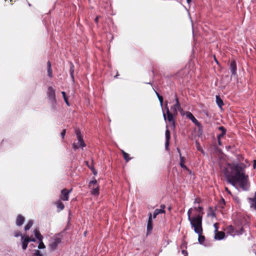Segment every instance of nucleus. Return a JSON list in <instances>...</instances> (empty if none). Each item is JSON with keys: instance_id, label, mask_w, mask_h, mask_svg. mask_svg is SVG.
<instances>
[{"instance_id": "nucleus-1", "label": "nucleus", "mask_w": 256, "mask_h": 256, "mask_svg": "<svg viewBox=\"0 0 256 256\" xmlns=\"http://www.w3.org/2000/svg\"><path fill=\"white\" fill-rule=\"evenodd\" d=\"M246 166L243 164H228L224 170L227 182L237 188L238 186L243 190L250 188L248 176L246 174Z\"/></svg>"}, {"instance_id": "nucleus-2", "label": "nucleus", "mask_w": 256, "mask_h": 256, "mask_svg": "<svg viewBox=\"0 0 256 256\" xmlns=\"http://www.w3.org/2000/svg\"><path fill=\"white\" fill-rule=\"evenodd\" d=\"M46 95L52 108L56 110V90L51 86L48 88Z\"/></svg>"}, {"instance_id": "nucleus-3", "label": "nucleus", "mask_w": 256, "mask_h": 256, "mask_svg": "<svg viewBox=\"0 0 256 256\" xmlns=\"http://www.w3.org/2000/svg\"><path fill=\"white\" fill-rule=\"evenodd\" d=\"M62 235L57 234L50 238L48 246L50 250H54L56 249L58 245L62 242Z\"/></svg>"}, {"instance_id": "nucleus-4", "label": "nucleus", "mask_w": 256, "mask_h": 256, "mask_svg": "<svg viewBox=\"0 0 256 256\" xmlns=\"http://www.w3.org/2000/svg\"><path fill=\"white\" fill-rule=\"evenodd\" d=\"M192 210V208H190L188 211V220L190 222L191 227H193L196 225H200V223H202V216L200 214H198L196 216L191 217V213Z\"/></svg>"}, {"instance_id": "nucleus-5", "label": "nucleus", "mask_w": 256, "mask_h": 256, "mask_svg": "<svg viewBox=\"0 0 256 256\" xmlns=\"http://www.w3.org/2000/svg\"><path fill=\"white\" fill-rule=\"evenodd\" d=\"M75 132L78 142L77 143L74 142L72 144V148L74 150H76L79 148H83L86 146V145L82 139V136L80 133V130H76Z\"/></svg>"}, {"instance_id": "nucleus-6", "label": "nucleus", "mask_w": 256, "mask_h": 256, "mask_svg": "<svg viewBox=\"0 0 256 256\" xmlns=\"http://www.w3.org/2000/svg\"><path fill=\"white\" fill-rule=\"evenodd\" d=\"M194 229V230L195 233L197 234L198 236V242L200 244H203L206 246V244H204V242L205 240V237L204 236H202V223H200V225H196L192 227Z\"/></svg>"}, {"instance_id": "nucleus-7", "label": "nucleus", "mask_w": 256, "mask_h": 256, "mask_svg": "<svg viewBox=\"0 0 256 256\" xmlns=\"http://www.w3.org/2000/svg\"><path fill=\"white\" fill-rule=\"evenodd\" d=\"M176 104L171 107L172 112L174 116L177 115L178 111L181 110L180 104L176 96H175Z\"/></svg>"}, {"instance_id": "nucleus-8", "label": "nucleus", "mask_w": 256, "mask_h": 256, "mask_svg": "<svg viewBox=\"0 0 256 256\" xmlns=\"http://www.w3.org/2000/svg\"><path fill=\"white\" fill-rule=\"evenodd\" d=\"M166 112L167 114V120L170 124H172L174 128L175 127V122L174 120V116L172 112H170L169 108L168 106V104H166Z\"/></svg>"}, {"instance_id": "nucleus-9", "label": "nucleus", "mask_w": 256, "mask_h": 256, "mask_svg": "<svg viewBox=\"0 0 256 256\" xmlns=\"http://www.w3.org/2000/svg\"><path fill=\"white\" fill-rule=\"evenodd\" d=\"M72 192V189L70 190H67L66 188H64L61 191L60 198L63 200H68L69 198V194Z\"/></svg>"}, {"instance_id": "nucleus-10", "label": "nucleus", "mask_w": 256, "mask_h": 256, "mask_svg": "<svg viewBox=\"0 0 256 256\" xmlns=\"http://www.w3.org/2000/svg\"><path fill=\"white\" fill-rule=\"evenodd\" d=\"M230 69L232 72L231 76H235L236 74V64L235 61H232L230 63Z\"/></svg>"}, {"instance_id": "nucleus-11", "label": "nucleus", "mask_w": 256, "mask_h": 256, "mask_svg": "<svg viewBox=\"0 0 256 256\" xmlns=\"http://www.w3.org/2000/svg\"><path fill=\"white\" fill-rule=\"evenodd\" d=\"M186 116L190 119L196 125L200 126V123L198 120L194 118L193 114L189 112H186Z\"/></svg>"}, {"instance_id": "nucleus-12", "label": "nucleus", "mask_w": 256, "mask_h": 256, "mask_svg": "<svg viewBox=\"0 0 256 256\" xmlns=\"http://www.w3.org/2000/svg\"><path fill=\"white\" fill-rule=\"evenodd\" d=\"M22 248L24 250H25L28 247V244L29 242L28 240V236H22Z\"/></svg>"}, {"instance_id": "nucleus-13", "label": "nucleus", "mask_w": 256, "mask_h": 256, "mask_svg": "<svg viewBox=\"0 0 256 256\" xmlns=\"http://www.w3.org/2000/svg\"><path fill=\"white\" fill-rule=\"evenodd\" d=\"M166 135V142H165V147L166 150H168L169 146V141L170 138V132L168 130H166L165 133Z\"/></svg>"}, {"instance_id": "nucleus-14", "label": "nucleus", "mask_w": 256, "mask_h": 256, "mask_svg": "<svg viewBox=\"0 0 256 256\" xmlns=\"http://www.w3.org/2000/svg\"><path fill=\"white\" fill-rule=\"evenodd\" d=\"M24 220L25 218L24 216H23L21 214H18L16 218V226H22V224H24Z\"/></svg>"}, {"instance_id": "nucleus-15", "label": "nucleus", "mask_w": 256, "mask_h": 256, "mask_svg": "<svg viewBox=\"0 0 256 256\" xmlns=\"http://www.w3.org/2000/svg\"><path fill=\"white\" fill-rule=\"evenodd\" d=\"M152 229V215L150 213L148 215V220L147 224V231L148 232H150Z\"/></svg>"}, {"instance_id": "nucleus-16", "label": "nucleus", "mask_w": 256, "mask_h": 256, "mask_svg": "<svg viewBox=\"0 0 256 256\" xmlns=\"http://www.w3.org/2000/svg\"><path fill=\"white\" fill-rule=\"evenodd\" d=\"M160 208V209L157 208L154 210L153 214V217L154 218H156L158 214L165 212V210H164L165 206L164 205H161Z\"/></svg>"}, {"instance_id": "nucleus-17", "label": "nucleus", "mask_w": 256, "mask_h": 256, "mask_svg": "<svg viewBox=\"0 0 256 256\" xmlns=\"http://www.w3.org/2000/svg\"><path fill=\"white\" fill-rule=\"evenodd\" d=\"M214 239L216 240H220L224 238L225 236V234L224 232L218 231L214 233Z\"/></svg>"}, {"instance_id": "nucleus-18", "label": "nucleus", "mask_w": 256, "mask_h": 256, "mask_svg": "<svg viewBox=\"0 0 256 256\" xmlns=\"http://www.w3.org/2000/svg\"><path fill=\"white\" fill-rule=\"evenodd\" d=\"M178 151L180 154V166L182 168L187 170L188 168H187L186 166L184 164V158L182 156L180 152V150L178 148Z\"/></svg>"}, {"instance_id": "nucleus-19", "label": "nucleus", "mask_w": 256, "mask_h": 256, "mask_svg": "<svg viewBox=\"0 0 256 256\" xmlns=\"http://www.w3.org/2000/svg\"><path fill=\"white\" fill-rule=\"evenodd\" d=\"M250 202L252 208H254L256 210V192L253 198H250Z\"/></svg>"}, {"instance_id": "nucleus-20", "label": "nucleus", "mask_w": 256, "mask_h": 256, "mask_svg": "<svg viewBox=\"0 0 256 256\" xmlns=\"http://www.w3.org/2000/svg\"><path fill=\"white\" fill-rule=\"evenodd\" d=\"M47 65H48V68H47V70H48V76L50 77V78H52V66H51V64H50V61H48V63H47Z\"/></svg>"}, {"instance_id": "nucleus-21", "label": "nucleus", "mask_w": 256, "mask_h": 256, "mask_svg": "<svg viewBox=\"0 0 256 256\" xmlns=\"http://www.w3.org/2000/svg\"><path fill=\"white\" fill-rule=\"evenodd\" d=\"M74 64L72 62H70V72L71 78L73 82H74Z\"/></svg>"}, {"instance_id": "nucleus-22", "label": "nucleus", "mask_w": 256, "mask_h": 256, "mask_svg": "<svg viewBox=\"0 0 256 256\" xmlns=\"http://www.w3.org/2000/svg\"><path fill=\"white\" fill-rule=\"evenodd\" d=\"M34 236H36V238L39 240V241H42V238H43V236H42L40 234V232L38 230H34Z\"/></svg>"}, {"instance_id": "nucleus-23", "label": "nucleus", "mask_w": 256, "mask_h": 256, "mask_svg": "<svg viewBox=\"0 0 256 256\" xmlns=\"http://www.w3.org/2000/svg\"><path fill=\"white\" fill-rule=\"evenodd\" d=\"M216 104H218V106L220 108H222V106L224 104L222 100L220 98V97L219 96H216Z\"/></svg>"}, {"instance_id": "nucleus-24", "label": "nucleus", "mask_w": 256, "mask_h": 256, "mask_svg": "<svg viewBox=\"0 0 256 256\" xmlns=\"http://www.w3.org/2000/svg\"><path fill=\"white\" fill-rule=\"evenodd\" d=\"M56 204L57 208L59 209L60 210H62L64 208V204L60 202V200H58L56 202Z\"/></svg>"}, {"instance_id": "nucleus-25", "label": "nucleus", "mask_w": 256, "mask_h": 256, "mask_svg": "<svg viewBox=\"0 0 256 256\" xmlns=\"http://www.w3.org/2000/svg\"><path fill=\"white\" fill-rule=\"evenodd\" d=\"M32 224H33V221H32V220H29L28 223L24 226V230L26 231H27V230H29L30 229V228L32 226Z\"/></svg>"}, {"instance_id": "nucleus-26", "label": "nucleus", "mask_w": 256, "mask_h": 256, "mask_svg": "<svg viewBox=\"0 0 256 256\" xmlns=\"http://www.w3.org/2000/svg\"><path fill=\"white\" fill-rule=\"evenodd\" d=\"M62 95L64 100L67 106H70V104L68 101V98L66 96V93L64 92H62Z\"/></svg>"}, {"instance_id": "nucleus-27", "label": "nucleus", "mask_w": 256, "mask_h": 256, "mask_svg": "<svg viewBox=\"0 0 256 256\" xmlns=\"http://www.w3.org/2000/svg\"><path fill=\"white\" fill-rule=\"evenodd\" d=\"M122 152L123 154L124 158L126 160V162H128L130 160H131L130 158H129V154L126 152L124 150H122Z\"/></svg>"}, {"instance_id": "nucleus-28", "label": "nucleus", "mask_w": 256, "mask_h": 256, "mask_svg": "<svg viewBox=\"0 0 256 256\" xmlns=\"http://www.w3.org/2000/svg\"><path fill=\"white\" fill-rule=\"evenodd\" d=\"M155 92L160 101V106H162V108L163 98L162 96L160 95V94L158 92H156V91H155Z\"/></svg>"}, {"instance_id": "nucleus-29", "label": "nucleus", "mask_w": 256, "mask_h": 256, "mask_svg": "<svg viewBox=\"0 0 256 256\" xmlns=\"http://www.w3.org/2000/svg\"><path fill=\"white\" fill-rule=\"evenodd\" d=\"M194 210L198 211V212H199V214H201L202 216V215L203 214V212H202V208L200 206H198V207L195 206L194 207Z\"/></svg>"}, {"instance_id": "nucleus-30", "label": "nucleus", "mask_w": 256, "mask_h": 256, "mask_svg": "<svg viewBox=\"0 0 256 256\" xmlns=\"http://www.w3.org/2000/svg\"><path fill=\"white\" fill-rule=\"evenodd\" d=\"M99 194L98 188L96 187V188H94L92 191V195H98Z\"/></svg>"}, {"instance_id": "nucleus-31", "label": "nucleus", "mask_w": 256, "mask_h": 256, "mask_svg": "<svg viewBox=\"0 0 256 256\" xmlns=\"http://www.w3.org/2000/svg\"><path fill=\"white\" fill-rule=\"evenodd\" d=\"M40 243H39V244L38 246V248L39 249H43V248H46L45 246V245L43 243V242L42 241H40Z\"/></svg>"}, {"instance_id": "nucleus-32", "label": "nucleus", "mask_w": 256, "mask_h": 256, "mask_svg": "<svg viewBox=\"0 0 256 256\" xmlns=\"http://www.w3.org/2000/svg\"><path fill=\"white\" fill-rule=\"evenodd\" d=\"M218 130H219L221 131V132H222V133H226V130L222 126H220L218 128Z\"/></svg>"}, {"instance_id": "nucleus-33", "label": "nucleus", "mask_w": 256, "mask_h": 256, "mask_svg": "<svg viewBox=\"0 0 256 256\" xmlns=\"http://www.w3.org/2000/svg\"><path fill=\"white\" fill-rule=\"evenodd\" d=\"M218 130H219L221 131V132H222V133H226V130L222 126H220L218 128Z\"/></svg>"}, {"instance_id": "nucleus-34", "label": "nucleus", "mask_w": 256, "mask_h": 256, "mask_svg": "<svg viewBox=\"0 0 256 256\" xmlns=\"http://www.w3.org/2000/svg\"><path fill=\"white\" fill-rule=\"evenodd\" d=\"M214 233L217 232H218V223L214 224Z\"/></svg>"}, {"instance_id": "nucleus-35", "label": "nucleus", "mask_w": 256, "mask_h": 256, "mask_svg": "<svg viewBox=\"0 0 256 256\" xmlns=\"http://www.w3.org/2000/svg\"><path fill=\"white\" fill-rule=\"evenodd\" d=\"M196 148L198 150L202 151V148L201 146H200V144L197 142H196Z\"/></svg>"}, {"instance_id": "nucleus-36", "label": "nucleus", "mask_w": 256, "mask_h": 256, "mask_svg": "<svg viewBox=\"0 0 256 256\" xmlns=\"http://www.w3.org/2000/svg\"><path fill=\"white\" fill-rule=\"evenodd\" d=\"M208 216H212V217H215L216 216V214H215V213L213 212H208Z\"/></svg>"}, {"instance_id": "nucleus-37", "label": "nucleus", "mask_w": 256, "mask_h": 256, "mask_svg": "<svg viewBox=\"0 0 256 256\" xmlns=\"http://www.w3.org/2000/svg\"><path fill=\"white\" fill-rule=\"evenodd\" d=\"M14 236L15 237L18 238L20 236L22 237V236L20 232H16L14 234Z\"/></svg>"}, {"instance_id": "nucleus-38", "label": "nucleus", "mask_w": 256, "mask_h": 256, "mask_svg": "<svg viewBox=\"0 0 256 256\" xmlns=\"http://www.w3.org/2000/svg\"><path fill=\"white\" fill-rule=\"evenodd\" d=\"M66 129H64L62 132H61L60 133V136H61L62 137V138H64V136L66 134Z\"/></svg>"}, {"instance_id": "nucleus-39", "label": "nucleus", "mask_w": 256, "mask_h": 256, "mask_svg": "<svg viewBox=\"0 0 256 256\" xmlns=\"http://www.w3.org/2000/svg\"><path fill=\"white\" fill-rule=\"evenodd\" d=\"M225 134H226V133H222V132H221V134H218V140H220V138H222L225 135Z\"/></svg>"}, {"instance_id": "nucleus-40", "label": "nucleus", "mask_w": 256, "mask_h": 256, "mask_svg": "<svg viewBox=\"0 0 256 256\" xmlns=\"http://www.w3.org/2000/svg\"><path fill=\"white\" fill-rule=\"evenodd\" d=\"M35 255L36 256H42L40 252L38 250H36L35 252Z\"/></svg>"}, {"instance_id": "nucleus-41", "label": "nucleus", "mask_w": 256, "mask_h": 256, "mask_svg": "<svg viewBox=\"0 0 256 256\" xmlns=\"http://www.w3.org/2000/svg\"><path fill=\"white\" fill-rule=\"evenodd\" d=\"M182 254L184 256H187L188 254L187 252L185 250H182Z\"/></svg>"}, {"instance_id": "nucleus-42", "label": "nucleus", "mask_w": 256, "mask_h": 256, "mask_svg": "<svg viewBox=\"0 0 256 256\" xmlns=\"http://www.w3.org/2000/svg\"><path fill=\"white\" fill-rule=\"evenodd\" d=\"M200 202V200L196 198L194 200V204H199Z\"/></svg>"}, {"instance_id": "nucleus-43", "label": "nucleus", "mask_w": 256, "mask_h": 256, "mask_svg": "<svg viewBox=\"0 0 256 256\" xmlns=\"http://www.w3.org/2000/svg\"><path fill=\"white\" fill-rule=\"evenodd\" d=\"M97 183L96 180H92L90 182V184H95Z\"/></svg>"}, {"instance_id": "nucleus-44", "label": "nucleus", "mask_w": 256, "mask_h": 256, "mask_svg": "<svg viewBox=\"0 0 256 256\" xmlns=\"http://www.w3.org/2000/svg\"><path fill=\"white\" fill-rule=\"evenodd\" d=\"M28 240L29 242H35L36 241L34 238H31L28 236Z\"/></svg>"}, {"instance_id": "nucleus-45", "label": "nucleus", "mask_w": 256, "mask_h": 256, "mask_svg": "<svg viewBox=\"0 0 256 256\" xmlns=\"http://www.w3.org/2000/svg\"><path fill=\"white\" fill-rule=\"evenodd\" d=\"M253 168L254 169L256 168V160H254Z\"/></svg>"}, {"instance_id": "nucleus-46", "label": "nucleus", "mask_w": 256, "mask_h": 256, "mask_svg": "<svg viewBox=\"0 0 256 256\" xmlns=\"http://www.w3.org/2000/svg\"><path fill=\"white\" fill-rule=\"evenodd\" d=\"M92 172H93L94 175H96L97 174V172H96V170H95V169L92 168Z\"/></svg>"}, {"instance_id": "nucleus-47", "label": "nucleus", "mask_w": 256, "mask_h": 256, "mask_svg": "<svg viewBox=\"0 0 256 256\" xmlns=\"http://www.w3.org/2000/svg\"><path fill=\"white\" fill-rule=\"evenodd\" d=\"M225 190L229 194H231L230 190L228 189L227 187L225 188Z\"/></svg>"}, {"instance_id": "nucleus-48", "label": "nucleus", "mask_w": 256, "mask_h": 256, "mask_svg": "<svg viewBox=\"0 0 256 256\" xmlns=\"http://www.w3.org/2000/svg\"><path fill=\"white\" fill-rule=\"evenodd\" d=\"M98 18H99V16H97L96 18L94 21L96 23L98 22Z\"/></svg>"}, {"instance_id": "nucleus-49", "label": "nucleus", "mask_w": 256, "mask_h": 256, "mask_svg": "<svg viewBox=\"0 0 256 256\" xmlns=\"http://www.w3.org/2000/svg\"><path fill=\"white\" fill-rule=\"evenodd\" d=\"M163 117H164V118L165 120H166V114L163 112Z\"/></svg>"}, {"instance_id": "nucleus-50", "label": "nucleus", "mask_w": 256, "mask_h": 256, "mask_svg": "<svg viewBox=\"0 0 256 256\" xmlns=\"http://www.w3.org/2000/svg\"><path fill=\"white\" fill-rule=\"evenodd\" d=\"M186 2L188 4H190L192 2V0H186Z\"/></svg>"}, {"instance_id": "nucleus-51", "label": "nucleus", "mask_w": 256, "mask_h": 256, "mask_svg": "<svg viewBox=\"0 0 256 256\" xmlns=\"http://www.w3.org/2000/svg\"><path fill=\"white\" fill-rule=\"evenodd\" d=\"M218 142L219 145H221L220 140H218Z\"/></svg>"}]
</instances>
